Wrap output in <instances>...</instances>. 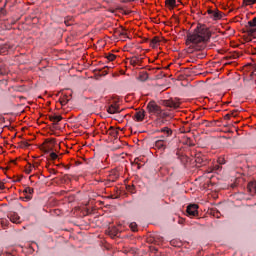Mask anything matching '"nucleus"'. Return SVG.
Segmentation results:
<instances>
[{
  "label": "nucleus",
  "instance_id": "1",
  "mask_svg": "<svg viewBox=\"0 0 256 256\" xmlns=\"http://www.w3.org/2000/svg\"><path fill=\"white\" fill-rule=\"evenodd\" d=\"M209 39H211V31L209 28L205 25H198L194 29L193 33H187L186 45L188 47V53L201 51Z\"/></svg>",
  "mask_w": 256,
  "mask_h": 256
},
{
  "label": "nucleus",
  "instance_id": "2",
  "mask_svg": "<svg viewBox=\"0 0 256 256\" xmlns=\"http://www.w3.org/2000/svg\"><path fill=\"white\" fill-rule=\"evenodd\" d=\"M59 149H61V146H59L54 139L50 141L46 140L41 146V150L47 161H55L57 159L60 161V159H63V154H59Z\"/></svg>",
  "mask_w": 256,
  "mask_h": 256
},
{
  "label": "nucleus",
  "instance_id": "3",
  "mask_svg": "<svg viewBox=\"0 0 256 256\" xmlns=\"http://www.w3.org/2000/svg\"><path fill=\"white\" fill-rule=\"evenodd\" d=\"M147 110H148V113H150V115L159 116L161 115V113H163V110H161V106H159L155 101H150L147 104Z\"/></svg>",
  "mask_w": 256,
  "mask_h": 256
},
{
  "label": "nucleus",
  "instance_id": "4",
  "mask_svg": "<svg viewBox=\"0 0 256 256\" xmlns=\"http://www.w3.org/2000/svg\"><path fill=\"white\" fill-rule=\"evenodd\" d=\"M162 105L164 107H169L170 109H179V107H181V101L179 98H170L168 100H163Z\"/></svg>",
  "mask_w": 256,
  "mask_h": 256
},
{
  "label": "nucleus",
  "instance_id": "5",
  "mask_svg": "<svg viewBox=\"0 0 256 256\" xmlns=\"http://www.w3.org/2000/svg\"><path fill=\"white\" fill-rule=\"evenodd\" d=\"M207 13L210 17V19H213V21H219L223 19V12L219 11V9L214 8V9H208Z\"/></svg>",
  "mask_w": 256,
  "mask_h": 256
},
{
  "label": "nucleus",
  "instance_id": "6",
  "mask_svg": "<svg viewBox=\"0 0 256 256\" xmlns=\"http://www.w3.org/2000/svg\"><path fill=\"white\" fill-rule=\"evenodd\" d=\"M199 206L197 204H190L187 206L186 213L188 217H197L199 215Z\"/></svg>",
  "mask_w": 256,
  "mask_h": 256
},
{
  "label": "nucleus",
  "instance_id": "7",
  "mask_svg": "<svg viewBox=\"0 0 256 256\" xmlns=\"http://www.w3.org/2000/svg\"><path fill=\"white\" fill-rule=\"evenodd\" d=\"M38 167H39V162H36L34 164H31V162H28L24 166V173H26L27 175H30V173H33V170L37 169Z\"/></svg>",
  "mask_w": 256,
  "mask_h": 256
},
{
  "label": "nucleus",
  "instance_id": "8",
  "mask_svg": "<svg viewBox=\"0 0 256 256\" xmlns=\"http://www.w3.org/2000/svg\"><path fill=\"white\" fill-rule=\"evenodd\" d=\"M132 119H134V121H137L138 123L143 121L145 119V110L136 111L132 116Z\"/></svg>",
  "mask_w": 256,
  "mask_h": 256
},
{
  "label": "nucleus",
  "instance_id": "9",
  "mask_svg": "<svg viewBox=\"0 0 256 256\" xmlns=\"http://www.w3.org/2000/svg\"><path fill=\"white\" fill-rule=\"evenodd\" d=\"M155 147L160 151H165V149H167V141L161 138L160 140L155 142Z\"/></svg>",
  "mask_w": 256,
  "mask_h": 256
},
{
  "label": "nucleus",
  "instance_id": "10",
  "mask_svg": "<svg viewBox=\"0 0 256 256\" xmlns=\"http://www.w3.org/2000/svg\"><path fill=\"white\" fill-rule=\"evenodd\" d=\"M8 219L11 221V223H21V217L15 212H11L10 214H8Z\"/></svg>",
  "mask_w": 256,
  "mask_h": 256
},
{
  "label": "nucleus",
  "instance_id": "11",
  "mask_svg": "<svg viewBox=\"0 0 256 256\" xmlns=\"http://www.w3.org/2000/svg\"><path fill=\"white\" fill-rule=\"evenodd\" d=\"M107 113H110V115H115V113H121V110H119V105L117 104H111L108 108H107Z\"/></svg>",
  "mask_w": 256,
  "mask_h": 256
},
{
  "label": "nucleus",
  "instance_id": "12",
  "mask_svg": "<svg viewBox=\"0 0 256 256\" xmlns=\"http://www.w3.org/2000/svg\"><path fill=\"white\" fill-rule=\"evenodd\" d=\"M248 31L249 33H256V17L248 22Z\"/></svg>",
  "mask_w": 256,
  "mask_h": 256
},
{
  "label": "nucleus",
  "instance_id": "13",
  "mask_svg": "<svg viewBox=\"0 0 256 256\" xmlns=\"http://www.w3.org/2000/svg\"><path fill=\"white\" fill-rule=\"evenodd\" d=\"M34 192L35 191L31 187L25 188L24 193H26V199H28V201H31V199H33Z\"/></svg>",
  "mask_w": 256,
  "mask_h": 256
},
{
  "label": "nucleus",
  "instance_id": "14",
  "mask_svg": "<svg viewBox=\"0 0 256 256\" xmlns=\"http://www.w3.org/2000/svg\"><path fill=\"white\" fill-rule=\"evenodd\" d=\"M107 133L111 136V137H115L117 138L119 135V128H114V127H110L109 130L107 131Z\"/></svg>",
  "mask_w": 256,
  "mask_h": 256
},
{
  "label": "nucleus",
  "instance_id": "15",
  "mask_svg": "<svg viewBox=\"0 0 256 256\" xmlns=\"http://www.w3.org/2000/svg\"><path fill=\"white\" fill-rule=\"evenodd\" d=\"M159 43H161V39H159V36H155L153 39L150 40V47H159Z\"/></svg>",
  "mask_w": 256,
  "mask_h": 256
},
{
  "label": "nucleus",
  "instance_id": "16",
  "mask_svg": "<svg viewBox=\"0 0 256 256\" xmlns=\"http://www.w3.org/2000/svg\"><path fill=\"white\" fill-rule=\"evenodd\" d=\"M160 133H164L165 137H171L173 135V130L169 127H164L160 130Z\"/></svg>",
  "mask_w": 256,
  "mask_h": 256
},
{
  "label": "nucleus",
  "instance_id": "17",
  "mask_svg": "<svg viewBox=\"0 0 256 256\" xmlns=\"http://www.w3.org/2000/svg\"><path fill=\"white\" fill-rule=\"evenodd\" d=\"M247 189L250 193H252L253 195L256 194V182H250L247 186Z\"/></svg>",
  "mask_w": 256,
  "mask_h": 256
},
{
  "label": "nucleus",
  "instance_id": "18",
  "mask_svg": "<svg viewBox=\"0 0 256 256\" xmlns=\"http://www.w3.org/2000/svg\"><path fill=\"white\" fill-rule=\"evenodd\" d=\"M139 63H141V58L134 56L130 59V65H133V67H135V65H139Z\"/></svg>",
  "mask_w": 256,
  "mask_h": 256
},
{
  "label": "nucleus",
  "instance_id": "19",
  "mask_svg": "<svg viewBox=\"0 0 256 256\" xmlns=\"http://www.w3.org/2000/svg\"><path fill=\"white\" fill-rule=\"evenodd\" d=\"M49 119H50V121H53L54 125H57V123H59V121L63 120V117L54 115V116H49Z\"/></svg>",
  "mask_w": 256,
  "mask_h": 256
},
{
  "label": "nucleus",
  "instance_id": "20",
  "mask_svg": "<svg viewBox=\"0 0 256 256\" xmlns=\"http://www.w3.org/2000/svg\"><path fill=\"white\" fill-rule=\"evenodd\" d=\"M165 3L168 7H172V9L177 7V0H165Z\"/></svg>",
  "mask_w": 256,
  "mask_h": 256
},
{
  "label": "nucleus",
  "instance_id": "21",
  "mask_svg": "<svg viewBox=\"0 0 256 256\" xmlns=\"http://www.w3.org/2000/svg\"><path fill=\"white\" fill-rule=\"evenodd\" d=\"M147 79H149L147 73L140 74L139 81H147Z\"/></svg>",
  "mask_w": 256,
  "mask_h": 256
},
{
  "label": "nucleus",
  "instance_id": "22",
  "mask_svg": "<svg viewBox=\"0 0 256 256\" xmlns=\"http://www.w3.org/2000/svg\"><path fill=\"white\" fill-rule=\"evenodd\" d=\"M130 165L132 167H137V169H141V165H139V162L137 161H130Z\"/></svg>",
  "mask_w": 256,
  "mask_h": 256
},
{
  "label": "nucleus",
  "instance_id": "23",
  "mask_svg": "<svg viewBox=\"0 0 256 256\" xmlns=\"http://www.w3.org/2000/svg\"><path fill=\"white\" fill-rule=\"evenodd\" d=\"M60 103L61 105H67L69 103L67 96H64L62 99H60Z\"/></svg>",
  "mask_w": 256,
  "mask_h": 256
},
{
  "label": "nucleus",
  "instance_id": "24",
  "mask_svg": "<svg viewBox=\"0 0 256 256\" xmlns=\"http://www.w3.org/2000/svg\"><path fill=\"white\" fill-rule=\"evenodd\" d=\"M246 5H255L256 0H243Z\"/></svg>",
  "mask_w": 256,
  "mask_h": 256
},
{
  "label": "nucleus",
  "instance_id": "25",
  "mask_svg": "<svg viewBox=\"0 0 256 256\" xmlns=\"http://www.w3.org/2000/svg\"><path fill=\"white\" fill-rule=\"evenodd\" d=\"M108 61H115V59H117V56H115V54H109L107 56Z\"/></svg>",
  "mask_w": 256,
  "mask_h": 256
},
{
  "label": "nucleus",
  "instance_id": "26",
  "mask_svg": "<svg viewBox=\"0 0 256 256\" xmlns=\"http://www.w3.org/2000/svg\"><path fill=\"white\" fill-rule=\"evenodd\" d=\"M211 171H221V164L214 165Z\"/></svg>",
  "mask_w": 256,
  "mask_h": 256
},
{
  "label": "nucleus",
  "instance_id": "27",
  "mask_svg": "<svg viewBox=\"0 0 256 256\" xmlns=\"http://www.w3.org/2000/svg\"><path fill=\"white\" fill-rule=\"evenodd\" d=\"M130 229L132 231H137V223H135V222L130 223Z\"/></svg>",
  "mask_w": 256,
  "mask_h": 256
},
{
  "label": "nucleus",
  "instance_id": "28",
  "mask_svg": "<svg viewBox=\"0 0 256 256\" xmlns=\"http://www.w3.org/2000/svg\"><path fill=\"white\" fill-rule=\"evenodd\" d=\"M186 143H187V145H189V147L195 146V144L193 143V140H191V138H187Z\"/></svg>",
  "mask_w": 256,
  "mask_h": 256
},
{
  "label": "nucleus",
  "instance_id": "29",
  "mask_svg": "<svg viewBox=\"0 0 256 256\" xmlns=\"http://www.w3.org/2000/svg\"><path fill=\"white\" fill-rule=\"evenodd\" d=\"M0 15H3V16L7 15V11L5 10V7L0 8Z\"/></svg>",
  "mask_w": 256,
  "mask_h": 256
},
{
  "label": "nucleus",
  "instance_id": "30",
  "mask_svg": "<svg viewBox=\"0 0 256 256\" xmlns=\"http://www.w3.org/2000/svg\"><path fill=\"white\" fill-rule=\"evenodd\" d=\"M20 147H29V143L27 141H21Z\"/></svg>",
  "mask_w": 256,
  "mask_h": 256
},
{
  "label": "nucleus",
  "instance_id": "31",
  "mask_svg": "<svg viewBox=\"0 0 256 256\" xmlns=\"http://www.w3.org/2000/svg\"><path fill=\"white\" fill-rule=\"evenodd\" d=\"M230 115H231V117H236L237 116V111L236 110L232 111Z\"/></svg>",
  "mask_w": 256,
  "mask_h": 256
},
{
  "label": "nucleus",
  "instance_id": "32",
  "mask_svg": "<svg viewBox=\"0 0 256 256\" xmlns=\"http://www.w3.org/2000/svg\"><path fill=\"white\" fill-rule=\"evenodd\" d=\"M3 189H5V184H3L2 182H0V191H3Z\"/></svg>",
  "mask_w": 256,
  "mask_h": 256
},
{
  "label": "nucleus",
  "instance_id": "33",
  "mask_svg": "<svg viewBox=\"0 0 256 256\" xmlns=\"http://www.w3.org/2000/svg\"><path fill=\"white\" fill-rule=\"evenodd\" d=\"M224 119H231V114H226V115L224 116Z\"/></svg>",
  "mask_w": 256,
  "mask_h": 256
},
{
  "label": "nucleus",
  "instance_id": "34",
  "mask_svg": "<svg viewBox=\"0 0 256 256\" xmlns=\"http://www.w3.org/2000/svg\"><path fill=\"white\" fill-rule=\"evenodd\" d=\"M120 35H123L124 37H126V36H127V33L121 32Z\"/></svg>",
  "mask_w": 256,
  "mask_h": 256
},
{
  "label": "nucleus",
  "instance_id": "35",
  "mask_svg": "<svg viewBox=\"0 0 256 256\" xmlns=\"http://www.w3.org/2000/svg\"><path fill=\"white\" fill-rule=\"evenodd\" d=\"M100 75H107V71H103Z\"/></svg>",
  "mask_w": 256,
  "mask_h": 256
},
{
  "label": "nucleus",
  "instance_id": "36",
  "mask_svg": "<svg viewBox=\"0 0 256 256\" xmlns=\"http://www.w3.org/2000/svg\"><path fill=\"white\" fill-rule=\"evenodd\" d=\"M65 169H70L71 166L67 165V166H64Z\"/></svg>",
  "mask_w": 256,
  "mask_h": 256
},
{
  "label": "nucleus",
  "instance_id": "37",
  "mask_svg": "<svg viewBox=\"0 0 256 256\" xmlns=\"http://www.w3.org/2000/svg\"><path fill=\"white\" fill-rule=\"evenodd\" d=\"M178 223L183 224V220H179Z\"/></svg>",
  "mask_w": 256,
  "mask_h": 256
},
{
  "label": "nucleus",
  "instance_id": "38",
  "mask_svg": "<svg viewBox=\"0 0 256 256\" xmlns=\"http://www.w3.org/2000/svg\"><path fill=\"white\" fill-rule=\"evenodd\" d=\"M130 191L133 193V186H132V187H130Z\"/></svg>",
  "mask_w": 256,
  "mask_h": 256
},
{
  "label": "nucleus",
  "instance_id": "39",
  "mask_svg": "<svg viewBox=\"0 0 256 256\" xmlns=\"http://www.w3.org/2000/svg\"><path fill=\"white\" fill-rule=\"evenodd\" d=\"M13 1V3H17V0H12Z\"/></svg>",
  "mask_w": 256,
  "mask_h": 256
},
{
  "label": "nucleus",
  "instance_id": "40",
  "mask_svg": "<svg viewBox=\"0 0 256 256\" xmlns=\"http://www.w3.org/2000/svg\"><path fill=\"white\" fill-rule=\"evenodd\" d=\"M161 139H165V136H161Z\"/></svg>",
  "mask_w": 256,
  "mask_h": 256
},
{
  "label": "nucleus",
  "instance_id": "41",
  "mask_svg": "<svg viewBox=\"0 0 256 256\" xmlns=\"http://www.w3.org/2000/svg\"><path fill=\"white\" fill-rule=\"evenodd\" d=\"M99 71V73H101V70H98Z\"/></svg>",
  "mask_w": 256,
  "mask_h": 256
}]
</instances>
